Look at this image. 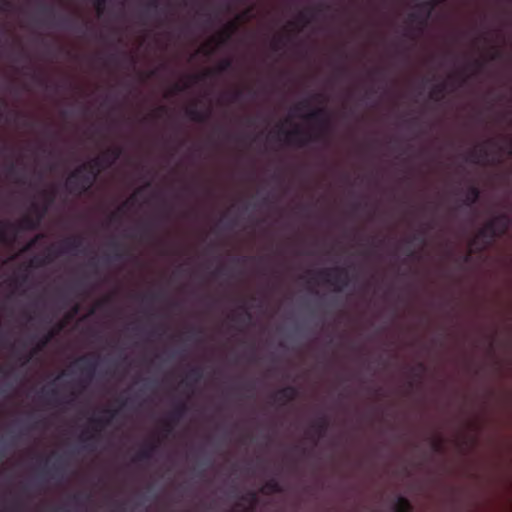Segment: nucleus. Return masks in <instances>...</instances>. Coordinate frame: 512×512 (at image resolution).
<instances>
[{
	"label": "nucleus",
	"mask_w": 512,
	"mask_h": 512,
	"mask_svg": "<svg viewBox=\"0 0 512 512\" xmlns=\"http://www.w3.org/2000/svg\"><path fill=\"white\" fill-rule=\"evenodd\" d=\"M147 230H148V226H147V225H145V226H143V227H141V228H140V237H141V238H144V237H145V235H146V233H147Z\"/></svg>",
	"instance_id": "45"
},
{
	"label": "nucleus",
	"mask_w": 512,
	"mask_h": 512,
	"mask_svg": "<svg viewBox=\"0 0 512 512\" xmlns=\"http://www.w3.org/2000/svg\"><path fill=\"white\" fill-rule=\"evenodd\" d=\"M508 153L509 154L512 153V139L511 138L508 139Z\"/></svg>",
	"instance_id": "50"
},
{
	"label": "nucleus",
	"mask_w": 512,
	"mask_h": 512,
	"mask_svg": "<svg viewBox=\"0 0 512 512\" xmlns=\"http://www.w3.org/2000/svg\"><path fill=\"white\" fill-rule=\"evenodd\" d=\"M442 1L443 0H430L416 4L415 11L411 12L408 15V20L410 23L416 24L415 30L417 32H423L431 16L432 11L436 7V5Z\"/></svg>",
	"instance_id": "4"
},
{
	"label": "nucleus",
	"mask_w": 512,
	"mask_h": 512,
	"mask_svg": "<svg viewBox=\"0 0 512 512\" xmlns=\"http://www.w3.org/2000/svg\"><path fill=\"white\" fill-rule=\"evenodd\" d=\"M338 70H339L340 73L346 72V69L344 67H340Z\"/></svg>",
	"instance_id": "57"
},
{
	"label": "nucleus",
	"mask_w": 512,
	"mask_h": 512,
	"mask_svg": "<svg viewBox=\"0 0 512 512\" xmlns=\"http://www.w3.org/2000/svg\"><path fill=\"white\" fill-rule=\"evenodd\" d=\"M478 237L488 238L489 239L488 243H490L494 239L498 238L494 229L492 230V229L488 228V222L485 224V226L483 228H481L479 230Z\"/></svg>",
	"instance_id": "26"
},
{
	"label": "nucleus",
	"mask_w": 512,
	"mask_h": 512,
	"mask_svg": "<svg viewBox=\"0 0 512 512\" xmlns=\"http://www.w3.org/2000/svg\"><path fill=\"white\" fill-rule=\"evenodd\" d=\"M185 112L189 119L198 123H204L210 117V111H202L195 106L187 108Z\"/></svg>",
	"instance_id": "16"
},
{
	"label": "nucleus",
	"mask_w": 512,
	"mask_h": 512,
	"mask_svg": "<svg viewBox=\"0 0 512 512\" xmlns=\"http://www.w3.org/2000/svg\"><path fill=\"white\" fill-rule=\"evenodd\" d=\"M223 272H224V269H223V268H218V269H216L215 271H213V273H212V274H213V276H218V275L223 274Z\"/></svg>",
	"instance_id": "47"
},
{
	"label": "nucleus",
	"mask_w": 512,
	"mask_h": 512,
	"mask_svg": "<svg viewBox=\"0 0 512 512\" xmlns=\"http://www.w3.org/2000/svg\"><path fill=\"white\" fill-rule=\"evenodd\" d=\"M105 5H106V0H95L94 1V6L97 10L98 15H101L103 13Z\"/></svg>",
	"instance_id": "31"
},
{
	"label": "nucleus",
	"mask_w": 512,
	"mask_h": 512,
	"mask_svg": "<svg viewBox=\"0 0 512 512\" xmlns=\"http://www.w3.org/2000/svg\"><path fill=\"white\" fill-rule=\"evenodd\" d=\"M89 265H90V266H95V261H94V259H91V260L89 261Z\"/></svg>",
	"instance_id": "58"
},
{
	"label": "nucleus",
	"mask_w": 512,
	"mask_h": 512,
	"mask_svg": "<svg viewBox=\"0 0 512 512\" xmlns=\"http://www.w3.org/2000/svg\"><path fill=\"white\" fill-rule=\"evenodd\" d=\"M122 258H123V253H121V252H118V251H117V252L114 254V259H116V260H120V259H122Z\"/></svg>",
	"instance_id": "49"
},
{
	"label": "nucleus",
	"mask_w": 512,
	"mask_h": 512,
	"mask_svg": "<svg viewBox=\"0 0 512 512\" xmlns=\"http://www.w3.org/2000/svg\"><path fill=\"white\" fill-rule=\"evenodd\" d=\"M5 106H6V103L2 99H0V109Z\"/></svg>",
	"instance_id": "56"
},
{
	"label": "nucleus",
	"mask_w": 512,
	"mask_h": 512,
	"mask_svg": "<svg viewBox=\"0 0 512 512\" xmlns=\"http://www.w3.org/2000/svg\"><path fill=\"white\" fill-rule=\"evenodd\" d=\"M480 198V189L476 185H470L465 193L463 203L467 207H472Z\"/></svg>",
	"instance_id": "18"
},
{
	"label": "nucleus",
	"mask_w": 512,
	"mask_h": 512,
	"mask_svg": "<svg viewBox=\"0 0 512 512\" xmlns=\"http://www.w3.org/2000/svg\"><path fill=\"white\" fill-rule=\"evenodd\" d=\"M167 112V108L165 106H159L152 114L151 116L153 118H160L161 114H164Z\"/></svg>",
	"instance_id": "33"
},
{
	"label": "nucleus",
	"mask_w": 512,
	"mask_h": 512,
	"mask_svg": "<svg viewBox=\"0 0 512 512\" xmlns=\"http://www.w3.org/2000/svg\"><path fill=\"white\" fill-rule=\"evenodd\" d=\"M242 91L241 90H237L233 93L232 97H231V101L233 102H236L238 101L241 97H242Z\"/></svg>",
	"instance_id": "39"
},
{
	"label": "nucleus",
	"mask_w": 512,
	"mask_h": 512,
	"mask_svg": "<svg viewBox=\"0 0 512 512\" xmlns=\"http://www.w3.org/2000/svg\"><path fill=\"white\" fill-rule=\"evenodd\" d=\"M243 500L249 501L252 505H255L258 501L257 494L255 492H249Z\"/></svg>",
	"instance_id": "32"
},
{
	"label": "nucleus",
	"mask_w": 512,
	"mask_h": 512,
	"mask_svg": "<svg viewBox=\"0 0 512 512\" xmlns=\"http://www.w3.org/2000/svg\"><path fill=\"white\" fill-rule=\"evenodd\" d=\"M158 445L156 443H149L143 449H141L134 457L135 462L148 461L151 459L153 453L157 450Z\"/></svg>",
	"instance_id": "19"
},
{
	"label": "nucleus",
	"mask_w": 512,
	"mask_h": 512,
	"mask_svg": "<svg viewBox=\"0 0 512 512\" xmlns=\"http://www.w3.org/2000/svg\"><path fill=\"white\" fill-rule=\"evenodd\" d=\"M11 2L9 0H0V11H8L11 8Z\"/></svg>",
	"instance_id": "34"
},
{
	"label": "nucleus",
	"mask_w": 512,
	"mask_h": 512,
	"mask_svg": "<svg viewBox=\"0 0 512 512\" xmlns=\"http://www.w3.org/2000/svg\"><path fill=\"white\" fill-rule=\"evenodd\" d=\"M475 64L478 66V67H481L482 66V63L480 61H476Z\"/></svg>",
	"instance_id": "61"
},
{
	"label": "nucleus",
	"mask_w": 512,
	"mask_h": 512,
	"mask_svg": "<svg viewBox=\"0 0 512 512\" xmlns=\"http://www.w3.org/2000/svg\"><path fill=\"white\" fill-rule=\"evenodd\" d=\"M297 396L298 389L289 385L279 389L275 394L272 395V399L275 403H279L281 406H285L294 401Z\"/></svg>",
	"instance_id": "11"
},
{
	"label": "nucleus",
	"mask_w": 512,
	"mask_h": 512,
	"mask_svg": "<svg viewBox=\"0 0 512 512\" xmlns=\"http://www.w3.org/2000/svg\"><path fill=\"white\" fill-rule=\"evenodd\" d=\"M440 447H441V443H440V442L435 441V442L433 443V448H434L436 451H438V450L440 449Z\"/></svg>",
	"instance_id": "51"
},
{
	"label": "nucleus",
	"mask_w": 512,
	"mask_h": 512,
	"mask_svg": "<svg viewBox=\"0 0 512 512\" xmlns=\"http://www.w3.org/2000/svg\"><path fill=\"white\" fill-rule=\"evenodd\" d=\"M41 393L45 396H56L57 395V391L56 390H50V391H46V390H42Z\"/></svg>",
	"instance_id": "44"
},
{
	"label": "nucleus",
	"mask_w": 512,
	"mask_h": 512,
	"mask_svg": "<svg viewBox=\"0 0 512 512\" xmlns=\"http://www.w3.org/2000/svg\"><path fill=\"white\" fill-rule=\"evenodd\" d=\"M32 79L40 86H44L45 84L44 80L35 73L32 75Z\"/></svg>",
	"instance_id": "40"
},
{
	"label": "nucleus",
	"mask_w": 512,
	"mask_h": 512,
	"mask_svg": "<svg viewBox=\"0 0 512 512\" xmlns=\"http://www.w3.org/2000/svg\"><path fill=\"white\" fill-rule=\"evenodd\" d=\"M308 107H309V101L304 100V101L300 102L299 104H297L294 109L296 111H300V110L306 109Z\"/></svg>",
	"instance_id": "35"
},
{
	"label": "nucleus",
	"mask_w": 512,
	"mask_h": 512,
	"mask_svg": "<svg viewBox=\"0 0 512 512\" xmlns=\"http://www.w3.org/2000/svg\"><path fill=\"white\" fill-rule=\"evenodd\" d=\"M189 87L188 84L181 85L179 83L174 84L173 91L174 92H181Z\"/></svg>",
	"instance_id": "37"
},
{
	"label": "nucleus",
	"mask_w": 512,
	"mask_h": 512,
	"mask_svg": "<svg viewBox=\"0 0 512 512\" xmlns=\"http://www.w3.org/2000/svg\"><path fill=\"white\" fill-rule=\"evenodd\" d=\"M250 12L251 9H247L245 12L242 13V15H239L236 20L228 22L218 34V43H226L231 38V36L237 31L238 21L242 20L243 18H248L250 16Z\"/></svg>",
	"instance_id": "9"
},
{
	"label": "nucleus",
	"mask_w": 512,
	"mask_h": 512,
	"mask_svg": "<svg viewBox=\"0 0 512 512\" xmlns=\"http://www.w3.org/2000/svg\"><path fill=\"white\" fill-rule=\"evenodd\" d=\"M112 246L115 247V248L119 247V245L117 243H114V242L112 243Z\"/></svg>",
	"instance_id": "62"
},
{
	"label": "nucleus",
	"mask_w": 512,
	"mask_h": 512,
	"mask_svg": "<svg viewBox=\"0 0 512 512\" xmlns=\"http://www.w3.org/2000/svg\"><path fill=\"white\" fill-rule=\"evenodd\" d=\"M307 120L315 121L319 124V133L312 136L305 134L299 127L291 131L279 130V133L284 134L285 142L287 144H293L298 147H304L310 142H317L324 140L326 134L330 129V117L326 109L317 108L311 111L307 116Z\"/></svg>",
	"instance_id": "1"
},
{
	"label": "nucleus",
	"mask_w": 512,
	"mask_h": 512,
	"mask_svg": "<svg viewBox=\"0 0 512 512\" xmlns=\"http://www.w3.org/2000/svg\"><path fill=\"white\" fill-rule=\"evenodd\" d=\"M511 226V218L507 213H501L488 221V228L494 229L497 237L505 235Z\"/></svg>",
	"instance_id": "7"
},
{
	"label": "nucleus",
	"mask_w": 512,
	"mask_h": 512,
	"mask_svg": "<svg viewBox=\"0 0 512 512\" xmlns=\"http://www.w3.org/2000/svg\"><path fill=\"white\" fill-rule=\"evenodd\" d=\"M74 365L90 380L95 374L97 363L94 356L84 355L79 357Z\"/></svg>",
	"instance_id": "13"
},
{
	"label": "nucleus",
	"mask_w": 512,
	"mask_h": 512,
	"mask_svg": "<svg viewBox=\"0 0 512 512\" xmlns=\"http://www.w3.org/2000/svg\"><path fill=\"white\" fill-rule=\"evenodd\" d=\"M122 154V149L120 147H111L108 148L104 154L102 155V158H104V162L106 163V166L112 165Z\"/></svg>",
	"instance_id": "21"
},
{
	"label": "nucleus",
	"mask_w": 512,
	"mask_h": 512,
	"mask_svg": "<svg viewBox=\"0 0 512 512\" xmlns=\"http://www.w3.org/2000/svg\"><path fill=\"white\" fill-rule=\"evenodd\" d=\"M98 171H89L79 166L66 180V188L71 194L81 196L87 193L93 186Z\"/></svg>",
	"instance_id": "2"
},
{
	"label": "nucleus",
	"mask_w": 512,
	"mask_h": 512,
	"mask_svg": "<svg viewBox=\"0 0 512 512\" xmlns=\"http://www.w3.org/2000/svg\"><path fill=\"white\" fill-rule=\"evenodd\" d=\"M282 42V39L281 38H277L275 39L273 42H272V49L274 51H278L280 50L281 46H280V43Z\"/></svg>",
	"instance_id": "38"
},
{
	"label": "nucleus",
	"mask_w": 512,
	"mask_h": 512,
	"mask_svg": "<svg viewBox=\"0 0 512 512\" xmlns=\"http://www.w3.org/2000/svg\"><path fill=\"white\" fill-rule=\"evenodd\" d=\"M488 156H489L488 150L485 147L481 146V147L472 149L469 152L466 160L473 164H481L483 160L488 158Z\"/></svg>",
	"instance_id": "15"
},
{
	"label": "nucleus",
	"mask_w": 512,
	"mask_h": 512,
	"mask_svg": "<svg viewBox=\"0 0 512 512\" xmlns=\"http://www.w3.org/2000/svg\"><path fill=\"white\" fill-rule=\"evenodd\" d=\"M298 19H299L300 21L305 22V23H308V22H309V20H308V18H307V14H306V12H300V13H299V15H298Z\"/></svg>",
	"instance_id": "43"
},
{
	"label": "nucleus",
	"mask_w": 512,
	"mask_h": 512,
	"mask_svg": "<svg viewBox=\"0 0 512 512\" xmlns=\"http://www.w3.org/2000/svg\"><path fill=\"white\" fill-rule=\"evenodd\" d=\"M82 245V240L78 236H71L62 241L61 249L55 252L54 247L48 248V253L45 257H35L31 261V266L33 267H41L50 262H52L53 258L57 255L64 254L71 251H77Z\"/></svg>",
	"instance_id": "3"
},
{
	"label": "nucleus",
	"mask_w": 512,
	"mask_h": 512,
	"mask_svg": "<svg viewBox=\"0 0 512 512\" xmlns=\"http://www.w3.org/2000/svg\"><path fill=\"white\" fill-rule=\"evenodd\" d=\"M43 195L48 198L49 202L54 200L55 193L53 191H44Z\"/></svg>",
	"instance_id": "41"
},
{
	"label": "nucleus",
	"mask_w": 512,
	"mask_h": 512,
	"mask_svg": "<svg viewBox=\"0 0 512 512\" xmlns=\"http://www.w3.org/2000/svg\"><path fill=\"white\" fill-rule=\"evenodd\" d=\"M79 497L77 495L73 496V500L78 501Z\"/></svg>",
	"instance_id": "63"
},
{
	"label": "nucleus",
	"mask_w": 512,
	"mask_h": 512,
	"mask_svg": "<svg viewBox=\"0 0 512 512\" xmlns=\"http://www.w3.org/2000/svg\"><path fill=\"white\" fill-rule=\"evenodd\" d=\"M104 165H106V163L104 162V158H102V156H101V157H96V158L92 159L91 161L84 163L80 166L82 167V169H85V170L98 171V174H99Z\"/></svg>",
	"instance_id": "24"
},
{
	"label": "nucleus",
	"mask_w": 512,
	"mask_h": 512,
	"mask_svg": "<svg viewBox=\"0 0 512 512\" xmlns=\"http://www.w3.org/2000/svg\"><path fill=\"white\" fill-rule=\"evenodd\" d=\"M42 237H43V235H41V234H40V235H37V236L35 237V239H33V240L28 244V248H30V247H32V246H34V245H35V243H36V241H37L38 239L42 238Z\"/></svg>",
	"instance_id": "46"
},
{
	"label": "nucleus",
	"mask_w": 512,
	"mask_h": 512,
	"mask_svg": "<svg viewBox=\"0 0 512 512\" xmlns=\"http://www.w3.org/2000/svg\"><path fill=\"white\" fill-rule=\"evenodd\" d=\"M446 89H447V83L446 82H442V83H439V84L435 85L433 87L432 91L430 92V98L433 99V100H440V99H442Z\"/></svg>",
	"instance_id": "25"
},
{
	"label": "nucleus",
	"mask_w": 512,
	"mask_h": 512,
	"mask_svg": "<svg viewBox=\"0 0 512 512\" xmlns=\"http://www.w3.org/2000/svg\"><path fill=\"white\" fill-rule=\"evenodd\" d=\"M206 55H210L212 53V50L208 49L204 52Z\"/></svg>",
	"instance_id": "59"
},
{
	"label": "nucleus",
	"mask_w": 512,
	"mask_h": 512,
	"mask_svg": "<svg viewBox=\"0 0 512 512\" xmlns=\"http://www.w3.org/2000/svg\"><path fill=\"white\" fill-rule=\"evenodd\" d=\"M117 218H118V213L117 212L112 213L111 216H110V220H112V221L116 220Z\"/></svg>",
	"instance_id": "52"
},
{
	"label": "nucleus",
	"mask_w": 512,
	"mask_h": 512,
	"mask_svg": "<svg viewBox=\"0 0 512 512\" xmlns=\"http://www.w3.org/2000/svg\"><path fill=\"white\" fill-rule=\"evenodd\" d=\"M187 412V405L184 402H181L175 406V408L169 414L168 419L164 422L163 430L166 434H170L173 430V427L179 420L184 416Z\"/></svg>",
	"instance_id": "10"
},
{
	"label": "nucleus",
	"mask_w": 512,
	"mask_h": 512,
	"mask_svg": "<svg viewBox=\"0 0 512 512\" xmlns=\"http://www.w3.org/2000/svg\"><path fill=\"white\" fill-rule=\"evenodd\" d=\"M116 58H117L116 55L113 54V55H110L109 60L114 62V61H116Z\"/></svg>",
	"instance_id": "53"
},
{
	"label": "nucleus",
	"mask_w": 512,
	"mask_h": 512,
	"mask_svg": "<svg viewBox=\"0 0 512 512\" xmlns=\"http://www.w3.org/2000/svg\"><path fill=\"white\" fill-rule=\"evenodd\" d=\"M56 332H49L47 333L46 335H44L40 341L38 342L36 348L34 349V352H38L40 350H42L49 342L50 340L53 338V336L55 335Z\"/></svg>",
	"instance_id": "27"
},
{
	"label": "nucleus",
	"mask_w": 512,
	"mask_h": 512,
	"mask_svg": "<svg viewBox=\"0 0 512 512\" xmlns=\"http://www.w3.org/2000/svg\"><path fill=\"white\" fill-rule=\"evenodd\" d=\"M159 9V1L158 0H149L145 4V9L143 11V14H147L150 11H158Z\"/></svg>",
	"instance_id": "29"
},
{
	"label": "nucleus",
	"mask_w": 512,
	"mask_h": 512,
	"mask_svg": "<svg viewBox=\"0 0 512 512\" xmlns=\"http://www.w3.org/2000/svg\"><path fill=\"white\" fill-rule=\"evenodd\" d=\"M318 276L325 283L332 285L336 291H341L349 284V275L345 268L323 269L318 272Z\"/></svg>",
	"instance_id": "5"
},
{
	"label": "nucleus",
	"mask_w": 512,
	"mask_h": 512,
	"mask_svg": "<svg viewBox=\"0 0 512 512\" xmlns=\"http://www.w3.org/2000/svg\"><path fill=\"white\" fill-rule=\"evenodd\" d=\"M245 315L247 316V318H248V319H250V318H251L250 313H249L248 311H246V310H245Z\"/></svg>",
	"instance_id": "60"
},
{
	"label": "nucleus",
	"mask_w": 512,
	"mask_h": 512,
	"mask_svg": "<svg viewBox=\"0 0 512 512\" xmlns=\"http://www.w3.org/2000/svg\"><path fill=\"white\" fill-rule=\"evenodd\" d=\"M109 300H110V298H109V297H106V298H104L103 300L99 301L97 305H98L99 307H101V306L105 305L106 303H108V302H109Z\"/></svg>",
	"instance_id": "48"
},
{
	"label": "nucleus",
	"mask_w": 512,
	"mask_h": 512,
	"mask_svg": "<svg viewBox=\"0 0 512 512\" xmlns=\"http://www.w3.org/2000/svg\"><path fill=\"white\" fill-rule=\"evenodd\" d=\"M39 7H40V11L43 14L48 16L51 24L56 25V26L65 27V28H72V24H73L72 19L69 17H66V16L56 18L53 6L47 5L43 2H41L39 4Z\"/></svg>",
	"instance_id": "8"
},
{
	"label": "nucleus",
	"mask_w": 512,
	"mask_h": 512,
	"mask_svg": "<svg viewBox=\"0 0 512 512\" xmlns=\"http://www.w3.org/2000/svg\"><path fill=\"white\" fill-rule=\"evenodd\" d=\"M78 310H79V307L76 305V306L73 308V315L77 314V313H78Z\"/></svg>",
	"instance_id": "54"
},
{
	"label": "nucleus",
	"mask_w": 512,
	"mask_h": 512,
	"mask_svg": "<svg viewBox=\"0 0 512 512\" xmlns=\"http://www.w3.org/2000/svg\"><path fill=\"white\" fill-rule=\"evenodd\" d=\"M419 367H420L421 369H424V365H423L422 363H420V364H419Z\"/></svg>",
	"instance_id": "64"
},
{
	"label": "nucleus",
	"mask_w": 512,
	"mask_h": 512,
	"mask_svg": "<svg viewBox=\"0 0 512 512\" xmlns=\"http://www.w3.org/2000/svg\"><path fill=\"white\" fill-rule=\"evenodd\" d=\"M393 511L394 512H411L412 505L407 498H405L403 496H397L395 499V502L393 504Z\"/></svg>",
	"instance_id": "23"
},
{
	"label": "nucleus",
	"mask_w": 512,
	"mask_h": 512,
	"mask_svg": "<svg viewBox=\"0 0 512 512\" xmlns=\"http://www.w3.org/2000/svg\"><path fill=\"white\" fill-rule=\"evenodd\" d=\"M27 279V275H23L20 279H14L12 282L16 287H18L24 284L27 281Z\"/></svg>",
	"instance_id": "36"
},
{
	"label": "nucleus",
	"mask_w": 512,
	"mask_h": 512,
	"mask_svg": "<svg viewBox=\"0 0 512 512\" xmlns=\"http://www.w3.org/2000/svg\"><path fill=\"white\" fill-rule=\"evenodd\" d=\"M45 212L46 208L43 209L39 218L36 220L32 219L29 216H25L17 223V225L0 220V228L16 227L18 230H35L38 228L40 219L42 218Z\"/></svg>",
	"instance_id": "12"
},
{
	"label": "nucleus",
	"mask_w": 512,
	"mask_h": 512,
	"mask_svg": "<svg viewBox=\"0 0 512 512\" xmlns=\"http://www.w3.org/2000/svg\"><path fill=\"white\" fill-rule=\"evenodd\" d=\"M232 68V60L230 58H225L219 62L215 69L206 70L201 75H193L190 78L193 82H198L208 77H212L216 74L224 73Z\"/></svg>",
	"instance_id": "14"
},
{
	"label": "nucleus",
	"mask_w": 512,
	"mask_h": 512,
	"mask_svg": "<svg viewBox=\"0 0 512 512\" xmlns=\"http://www.w3.org/2000/svg\"><path fill=\"white\" fill-rule=\"evenodd\" d=\"M486 144L495 145V142L492 139H489L486 141Z\"/></svg>",
	"instance_id": "55"
},
{
	"label": "nucleus",
	"mask_w": 512,
	"mask_h": 512,
	"mask_svg": "<svg viewBox=\"0 0 512 512\" xmlns=\"http://www.w3.org/2000/svg\"><path fill=\"white\" fill-rule=\"evenodd\" d=\"M104 415L99 417H93L89 420L91 427L95 433H92L90 435H82L81 439L85 442V445L83 446L85 449H91L90 443L93 441H96L98 439L97 433L100 432L102 429H104L106 426H108L111 422V420L116 415V410H109L106 409L103 411Z\"/></svg>",
	"instance_id": "6"
},
{
	"label": "nucleus",
	"mask_w": 512,
	"mask_h": 512,
	"mask_svg": "<svg viewBox=\"0 0 512 512\" xmlns=\"http://www.w3.org/2000/svg\"><path fill=\"white\" fill-rule=\"evenodd\" d=\"M31 357H32V353L23 355L19 359L22 360V365H25L30 361Z\"/></svg>",
	"instance_id": "42"
},
{
	"label": "nucleus",
	"mask_w": 512,
	"mask_h": 512,
	"mask_svg": "<svg viewBox=\"0 0 512 512\" xmlns=\"http://www.w3.org/2000/svg\"><path fill=\"white\" fill-rule=\"evenodd\" d=\"M491 49H492V53L490 55V59L491 60H499V59H502L503 57V52L501 49H499L498 47L496 46H491Z\"/></svg>",
	"instance_id": "30"
},
{
	"label": "nucleus",
	"mask_w": 512,
	"mask_h": 512,
	"mask_svg": "<svg viewBox=\"0 0 512 512\" xmlns=\"http://www.w3.org/2000/svg\"><path fill=\"white\" fill-rule=\"evenodd\" d=\"M328 426V418L325 415H322L313 423L311 432L316 434L318 438H321L326 434Z\"/></svg>",
	"instance_id": "17"
},
{
	"label": "nucleus",
	"mask_w": 512,
	"mask_h": 512,
	"mask_svg": "<svg viewBox=\"0 0 512 512\" xmlns=\"http://www.w3.org/2000/svg\"><path fill=\"white\" fill-rule=\"evenodd\" d=\"M6 173L8 177L15 178L16 182H20V178L16 177L18 175V168L14 162L7 166Z\"/></svg>",
	"instance_id": "28"
},
{
	"label": "nucleus",
	"mask_w": 512,
	"mask_h": 512,
	"mask_svg": "<svg viewBox=\"0 0 512 512\" xmlns=\"http://www.w3.org/2000/svg\"><path fill=\"white\" fill-rule=\"evenodd\" d=\"M203 377L202 369L194 367L189 370L186 376V380L183 382L186 387H192L193 384L198 383Z\"/></svg>",
	"instance_id": "20"
},
{
	"label": "nucleus",
	"mask_w": 512,
	"mask_h": 512,
	"mask_svg": "<svg viewBox=\"0 0 512 512\" xmlns=\"http://www.w3.org/2000/svg\"><path fill=\"white\" fill-rule=\"evenodd\" d=\"M283 488L276 478H271L261 488V492L264 494L281 493Z\"/></svg>",
	"instance_id": "22"
}]
</instances>
